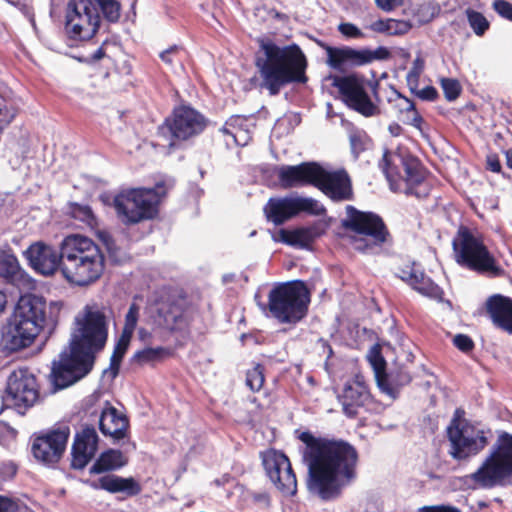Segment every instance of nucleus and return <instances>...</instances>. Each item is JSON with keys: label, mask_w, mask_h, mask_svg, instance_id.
Returning <instances> with one entry per match:
<instances>
[{"label": "nucleus", "mask_w": 512, "mask_h": 512, "mask_svg": "<svg viewBox=\"0 0 512 512\" xmlns=\"http://www.w3.org/2000/svg\"><path fill=\"white\" fill-rule=\"evenodd\" d=\"M293 199L296 216L302 212L313 216H322L326 213L324 205L312 197L294 195Z\"/></svg>", "instance_id": "nucleus-35"}, {"label": "nucleus", "mask_w": 512, "mask_h": 512, "mask_svg": "<svg viewBox=\"0 0 512 512\" xmlns=\"http://www.w3.org/2000/svg\"><path fill=\"white\" fill-rule=\"evenodd\" d=\"M380 167L393 190L397 189L400 180L409 185H416L421 183L424 177L419 161L398 151H385Z\"/></svg>", "instance_id": "nucleus-15"}, {"label": "nucleus", "mask_w": 512, "mask_h": 512, "mask_svg": "<svg viewBox=\"0 0 512 512\" xmlns=\"http://www.w3.org/2000/svg\"><path fill=\"white\" fill-rule=\"evenodd\" d=\"M17 505L7 497L0 496V512H15Z\"/></svg>", "instance_id": "nucleus-61"}, {"label": "nucleus", "mask_w": 512, "mask_h": 512, "mask_svg": "<svg viewBox=\"0 0 512 512\" xmlns=\"http://www.w3.org/2000/svg\"><path fill=\"white\" fill-rule=\"evenodd\" d=\"M160 59L174 72L182 71L185 51L177 45H173L159 54Z\"/></svg>", "instance_id": "nucleus-36"}, {"label": "nucleus", "mask_w": 512, "mask_h": 512, "mask_svg": "<svg viewBox=\"0 0 512 512\" xmlns=\"http://www.w3.org/2000/svg\"><path fill=\"white\" fill-rule=\"evenodd\" d=\"M338 398L344 413L349 417H354L358 408L363 407L370 401V392L364 379L356 376L345 383Z\"/></svg>", "instance_id": "nucleus-24"}, {"label": "nucleus", "mask_w": 512, "mask_h": 512, "mask_svg": "<svg viewBox=\"0 0 512 512\" xmlns=\"http://www.w3.org/2000/svg\"><path fill=\"white\" fill-rule=\"evenodd\" d=\"M248 126L247 120L240 116H232L221 129L224 134L231 137V130L244 129Z\"/></svg>", "instance_id": "nucleus-49"}, {"label": "nucleus", "mask_w": 512, "mask_h": 512, "mask_svg": "<svg viewBox=\"0 0 512 512\" xmlns=\"http://www.w3.org/2000/svg\"><path fill=\"white\" fill-rule=\"evenodd\" d=\"M264 384L263 368L256 365L246 374V385L254 392L259 391Z\"/></svg>", "instance_id": "nucleus-40"}, {"label": "nucleus", "mask_w": 512, "mask_h": 512, "mask_svg": "<svg viewBox=\"0 0 512 512\" xmlns=\"http://www.w3.org/2000/svg\"><path fill=\"white\" fill-rule=\"evenodd\" d=\"M46 302L28 294L19 298L9 322L7 345L17 351L32 344L46 322Z\"/></svg>", "instance_id": "nucleus-6"}, {"label": "nucleus", "mask_w": 512, "mask_h": 512, "mask_svg": "<svg viewBox=\"0 0 512 512\" xmlns=\"http://www.w3.org/2000/svg\"><path fill=\"white\" fill-rule=\"evenodd\" d=\"M494 10L503 18L512 21V4L506 0H495Z\"/></svg>", "instance_id": "nucleus-53"}, {"label": "nucleus", "mask_w": 512, "mask_h": 512, "mask_svg": "<svg viewBox=\"0 0 512 512\" xmlns=\"http://www.w3.org/2000/svg\"><path fill=\"white\" fill-rule=\"evenodd\" d=\"M411 25L404 20L388 19V34L387 35H403L407 33Z\"/></svg>", "instance_id": "nucleus-48"}, {"label": "nucleus", "mask_w": 512, "mask_h": 512, "mask_svg": "<svg viewBox=\"0 0 512 512\" xmlns=\"http://www.w3.org/2000/svg\"><path fill=\"white\" fill-rule=\"evenodd\" d=\"M99 428L105 436L119 440L125 436V432L128 428V420L123 414L118 412L116 408L108 406L101 412Z\"/></svg>", "instance_id": "nucleus-27"}, {"label": "nucleus", "mask_w": 512, "mask_h": 512, "mask_svg": "<svg viewBox=\"0 0 512 512\" xmlns=\"http://www.w3.org/2000/svg\"><path fill=\"white\" fill-rule=\"evenodd\" d=\"M39 396L35 376L28 369L13 371L8 377L3 404L15 408L19 413L34 405Z\"/></svg>", "instance_id": "nucleus-14"}, {"label": "nucleus", "mask_w": 512, "mask_h": 512, "mask_svg": "<svg viewBox=\"0 0 512 512\" xmlns=\"http://www.w3.org/2000/svg\"><path fill=\"white\" fill-rule=\"evenodd\" d=\"M24 277L25 273L17 258L10 253L0 251V282L20 285Z\"/></svg>", "instance_id": "nucleus-33"}, {"label": "nucleus", "mask_w": 512, "mask_h": 512, "mask_svg": "<svg viewBox=\"0 0 512 512\" xmlns=\"http://www.w3.org/2000/svg\"><path fill=\"white\" fill-rule=\"evenodd\" d=\"M138 337L142 342H146L151 337V333L145 328L138 329Z\"/></svg>", "instance_id": "nucleus-64"}, {"label": "nucleus", "mask_w": 512, "mask_h": 512, "mask_svg": "<svg viewBox=\"0 0 512 512\" xmlns=\"http://www.w3.org/2000/svg\"><path fill=\"white\" fill-rule=\"evenodd\" d=\"M367 359L374 371L375 380L386 371V361L377 346H373L368 354Z\"/></svg>", "instance_id": "nucleus-39"}, {"label": "nucleus", "mask_w": 512, "mask_h": 512, "mask_svg": "<svg viewBox=\"0 0 512 512\" xmlns=\"http://www.w3.org/2000/svg\"><path fill=\"white\" fill-rule=\"evenodd\" d=\"M440 84L443 89L445 98L448 101H453L459 96L461 92V86L458 80L453 78H441Z\"/></svg>", "instance_id": "nucleus-42"}, {"label": "nucleus", "mask_w": 512, "mask_h": 512, "mask_svg": "<svg viewBox=\"0 0 512 512\" xmlns=\"http://www.w3.org/2000/svg\"><path fill=\"white\" fill-rule=\"evenodd\" d=\"M423 69L424 61L420 57H417L413 61L412 67L406 76L407 85L410 88L411 92H414L415 89L418 87L419 77Z\"/></svg>", "instance_id": "nucleus-41"}, {"label": "nucleus", "mask_w": 512, "mask_h": 512, "mask_svg": "<svg viewBox=\"0 0 512 512\" xmlns=\"http://www.w3.org/2000/svg\"><path fill=\"white\" fill-rule=\"evenodd\" d=\"M394 98H390L389 101L393 104V107L397 110L398 116L409 112L415 105L408 98L402 96L397 91H393Z\"/></svg>", "instance_id": "nucleus-45"}, {"label": "nucleus", "mask_w": 512, "mask_h": 512, "mask_svg": "<svg viewBox=\"0 0 512 512\" xmlns=\"http://www.w3.org/2000/svg\"><path fill=\"white\" fill-rule=\"evenodd\" d=\"M413 93H415L420 99L426 100V101H433L437 97V91L432 86H426L420 90H417V88H416Z\"/></svg>", "instance_id": "nucleus-56"}, {"label": "nucleus", "mask_w": 512, "mask_h": 512, "mask_svg": "<svg viewBox=\"0 0 512 512\" xmlns=\"http://www.w3.org/2000/svg\"><path fill=\"white\" fill-rule=\"evenodd\" d=\"M318 236L315 227H304L292 231L281 229L274 239L291 246L308 247Z\"/></svg>", "instance_id": "nucleus-32"}, {"label": "nucleus", "mask_w": 512, "mask_h": 512, "mask_svg": "<svg viewBox=\"0 0 512 512\" xmlns=\"http://www.w3.org/2000/svg\"><path fill=\"white\" fill-rule=\"evenodd\" d=\"M468 21L477 35H482L489 27V23L486 18L479 12L468 11Z\"/></svg>", "instance_id": "nucleus-44"}, {"label": "nucleus", "mask_w": 512, "mask_h": 512, "mask_svg": "<svg viewBox=\"0 0 512 512\" xmlns=\"http://www.w3.org/2000/svg\"><path fill=\"white\" fill-rule=\"evenodd\" d=\"M299 439L306 444L303 458L310 492L323 500L337 498L355 478L356 450L346 442L317 439L309 432H302Z\"/></svg>", "instance_id": "nucleus-2"}, {"label": "nucleus", "mask_w": 512, "mask_h": 512, "mask_svg": "<svg viewBox=\"0 0 512 512\" xmlns=\"http://www.w3.org/2000/svg\"><path fill=\"white\" fill-rule=\"evenodd\" d=\"M454 345L461 351L467 352L473 348V342L467 335L458 334L453 339Z\"/></svg>", "instance_id": "nucleus-55"}, {"label": "nucleus", "mask_w": 512, "mask_h": 512, "mask_svg": "<svg viewBox=\"0 0 512 512\" xmlns=\"http://www.w3.org/2000/svg\"><path fill=\"white\" fill-rule=\"evenodd\" d=\"M410 381L411 376L402 368L390 370L389 372L385 371L376 379L379 390L388 396L390 400H395L399 395L400 388L407 385Z\"/></svg>", "instance_id": "nucleus-30"}, {"label": "nucleus", "mask_w": 512, "mask_h": 512, "mask_svg": "<svg viewBox=\"0 0 512 512\" xmlns=\"http://www.w3.org/2000/svg\"><path fill=\"white\" fill-rule=\"evenodd\" d=\"M276 173L283 189L315 186L317 176H320V165L316 162L282 165L277 168Z\"/></svg>", "instance_id": "nucleus-19"}, {"label": "nucleus", "mask_w": 512, "mask_h": 512, "mask_svg": "<svg viewBox=\"0 0 512 512\" xmlns=\"http://www.w3.org/2000/svg\"><path fill=\"white\" fill-rule=\"evenodd\" d=\"M404 0H375L378 8L390 12L403 4Z\"/></svg>", "instance_id": "nucleus-57"}, {"label": "nucleus", "mask_w": 512, "mask_h": 512, "mask_svg": "<svg viewBox=\"0 0 512 512\" xmlns=\"http://www.w3.org/2000/svg\"><path fill=\"white\" fill-rule=\"evenodd\" d=\"M158 314L163 319V324L167 328L174 329L181 320L183 311L180 305L176 303H161L158 308Z\"/></svg>", "instance_id": "nucleus-37"}, {"label": "nucleus", "mask_w": 512, "mask_h": 512, "mask_svg": "<svg viewBox=\"0 0 512 512\" xmlns=\"http://www.w3.org/2000/svg\"><path fill=\"white\" fill-rule=\"evenodd\" d=\"M455 261L462 267L490 277L504 273L483 241L468 228L460 227L452 241Z\"/></svg>", "instance_id": "nucleus-10"}, {"label": "nucleus", "mask_w": 512, "mask_h": 512, "mask_svg": "<svg viewBox=\"0 0 512 512\" xmlns=\"http://www.w3.org/2000/svg\"><path fill=\"white\" fill-rule=\"evenodd\" d=\"M365 65L376 60H386L390 57V52L386 47H378L375 50L364 49Z\"/></svg>", "instance_id": "nucleus-47"}, {"label": "nucleus", "mask_w": 512, "mask_h": 512, "mask_svg": "<svg viewBox=\"0 0 512 512\" xmlns=\"http://www.w3.org/2000/svg\"><path fill=\"white\" fill-rule=\"evenodd\" d=\"M261 49L264 55L257 58L256 66L260 86L270 95H277L287 84L306 82L307 61L298 45L278 46L273 42H262Z\"/></svg>", "instance_id": "nucleus-3"}, {"label": "nucleus", "mask_w": 512, "mask_h": 512, "mask_svg": "<svg viewBox=\"0 0 512 512\" xmlns=\"http://www.w3.org/2000/svg\"><path fill=\"white\" fill-rule=\"evenodd\" d=\"M487 309L493 322L505 331L512 333V300L501 295L492 296Z\"/></svg>", "instance_id": "nucleus-28"}, {"label": "nucleus", "mask_w": 512, "mask_h": 512, "mask_svg": "<svg viewBox=\"0 0 512 512\" xmlns=\"http://www.w3.org/2000/svg\"><path fill=\"white\" fill-rule=\"evenodd\" d=\"M98 449V435L93 427H85L75 435L72 445L71 466L83 469L95 456Z\"/></svg>", "instance_id": "nucleus-22"}, {"label": "nucleus", "mask_w": 512, "mask_h": 512, "mask_svg": "<svg viewBox=\"0 0 512 512\" xmlns=\"http://www.w3.org/2000/svg\"><path fill=\"white\" fill-rule=\"evenodd\" d=\"M139 317L140 307L136 303H132L125 315V322L122 333L114 347V351L110 359L109 369L112 376H116L118 373L122 358L129 347L130 341L137 327Z\"/></svg>", "instance_id": "nucleus-23"}, {"label": "nucleus", "mask_w": 512, "mask_h": 512, "mask_svg": "<svg viewBox=\"0 0 512 512\" xmlns=\"http://www.w3.org/2000/svg\"><path fill=\"white\" fill-rule=\"evenodd\" d=\"M327 63L336 70L365 65L364 49L327 47Z\"/></svg>", "instance_id": "nucleus-26"}, {"label": "nucleus", "mask_w": 512, "mask_h": 512, "mask_svg": "<svg viewBox=\"0 0 512 512\" xmlns=\"http://www.w3.org/2000/svg\"><path fill=\"white\" fill-rule=\"evenodd\" d=\"M104 45L105 44H103L93 54H91L88 57L87 61L90 62V63H95V62H98L99 60H101L102 58H104L105 55H106L105 49H104Z\"/></svg>", "instance_id": "nucleus-62"}, {"label": "nucleus", "mask_w": 512, "mask_h": 512, "mask_svg": "<svg viewBox=\"0 0 512 512\" xmlns=\"http://www.w3.org/2000/svg\"><path fill=\"white\" fill-rule=\"evenodd\" d=\"M459 411H456L458 415ZM450 442V455L456 460H466L477 455L487 445L486 432L466 419L457 416L447 428Z\"/></svg>", "instance_id": "nucleus-12"}, {"label": "nucleus", "mask_w": 512, "mask_h": 512, "mask_svg": "<svg viewBox=\"0 0 512 512\" xmlns=\"http://www.w3.org/2000/svg\"><path fill=\"white\" fill-rule=\"evenodd\" d=\"M262 460L268 477L277 489L285 495H294L297 480L288 457L282 452L268 450L262 454Z\"/></svg>", "instance_id": "nucleus-17"}, {"label": "nucleus", "mask_w": 512, "mask_h": 512, "mask_svg": "<svg viewBox=\"0 0 512 512\" xmlns=\"http://www.w3.org/2000/svg\"><path fill=\"white\" fill-rule=\"evenodd\" d=\"M349 139H350V145H351L352 152L355 155H358V153L364 149L361 133L350 134Z\"/></svg>", "instance_id": "nucleus-59"}, {"label": "nucleus", "mask_w": 512, "mask_h": 512, "mask_svg": "<svg viewBox=\"0 0 512 512\" xmlns=\"http://www.w3.org/2000/svg\"><path fill=\"white\" fill-rule=\"evenodd\" d=\"M342 225L354 234L353 248L364 254H377L385 245L392 243V236L382 218L372 212L359 211L351 205L346 207Z\"/></svg>", "instance_id": "nucleus-7"}, {"label": "nucleus", "mask_w": 512, "mask_h": 512, "mask_svg": "<svg viewBox=\"0 0 512 512\" xmlns=\"http://www.w3.org/2000/svg\"><path fill=\"white\" fill-rule=\"evenodd\" d=\"M488 168L493 172H499L501 170V165L499 160L496 157L490 156L487 159Z\"/></svg>", "instance_id": "nucleus-63"}, {"label": "nucleus", "mask_w": 512, "mask_h": 512, "mask_svg": "<svg viewBox=\"0 0 512 512\" xmlns=\"http://www.w3.org/2000/svg\"><path fill=\"white\" fill-rule=\"evenodd\" d=\"M417 512H461L459 509L449 505L423 506Z\"/></svg>", "instance_id": "nucleus-58"}, {"label": "nucleus", "mask_w": 512, "mask_h": 512, "mask_svg": "<svg viewBox=\"0 0 512 512\" xmlns=\"http://www.w3.org/2000/svg\"><path fill=\"white\" fill-rule=\"evenodd\" d=\"M102 15L108 22H117L121 5L117 0H70L65 13V31L70 39L87 41L98 32Z\"/></svg>", "instance_id": "nucleus-5"}, {"label": "nucleus", "mask_w": 512, "mask_h": 512, "mask_svg": "<svg viewBox=\"0 0 512 512\" xmlns=\"http://www.w3.org/2000/svg\"><path fill=\"white\" fill-rule=\"evenodd\" d=\"M30 266L38 273L50 276L58 269L61 271L62 251L43 242H36L25 251Z\"/></svg>", "instance_id": "nucleus-20"}, {"label": "nucleus", "mask_w": 512, "mask_h": 512, "mask_svg": "<svg viewBox=\"0 0 512 512\" xmlns=\"http://www.w3.org/2000/svg\"><path fill=\"white\" fill-rule=\"evenodd\" d=\"M338 31L347 38H363V32L354 24L349 22L340 23Z\"/></svg>", "instance_id": "nucleus-51"}, {"label": "nucleus", "mask_w": 512, "mask_h": 512, "mask_svg": "<svg viewBox=\"0 0 512 512\" xmlns=\"http://www.w3.org/2000/svg\"><path fill=\"white\" fill-rule=\"evenodd\" d=\"M333 85L341 93L345 103L365 117L377 114L378 108L365 91L364 79L352 74L335 77Z\"/></svg>", "instance_id": "nucleus-16"}, {"label": "nucleus", "mask_w": 512, "mask_h": 512, "mask_svg": "<svg viewBox=\"0 0 512 512\" xmlns=\"http://www.w3.org/2000/svg\"><path fill=\"white\" fill-rule=\"evenodd\" d=\"M94 488H101L110 493L123 492L134 496L141 492L140 484L133 478H123L116 475H106L92 483Z\"/></svg>", "instance_id": "nucleus-31"}, {"label": "nucleus", "mask_w": 512, "mask_h": 512, "mask_svg": "<svg viewBox=\"0 0 512 512\" xmlns=\"http://www.w3.org/2000/svg\"><path fill=\"white\" fill-rule=\"evenodd\" d=\"M73 217L85 222L89 226L95 224V217L88 206L76 205L72 210Z\"/></svg>", "instance_id": "nucleus-46"}, {"label": "nucleus", "mask_w": 512, "mask_h": 512, "mask_svg": "<svg viewBox=\"0 0 512 512\" xmlns=\"http://www.w3.org/2000/svg\"><path fill=\"white\" fill-rule=\"evenodd\" d=\"M167 192L163 182L154 188H137L124 191L114 199V207L123 223L135 224L154 218L158 204Z\"/></svg>", "instance_id": "nucleus-11"}, {"label": "nucleus", "mask_w": 512, "mask_h": 512, "mask_svg": "<svg viewBox=\"0 0 512 512\" xmlns=\"http://www.w3.org/2000/svg\"><path fill=\"white\" fill-rule=\"evenodd\" d=\"M69 435V427L61 426L37 436L31 447L34 458L45 465L57 463L65 451Z\"/></svg>", "instance_id": "nucleus-18"}, {"label": "nucleus", "mask_w": 512, "mask_h": 512, "mask_svg": "<svg viewBox=\"0 0 512 512\" xmlns=\"http://www.w3.org/2000/svg\"><path fill=\"white\" fill-rule=\"evenodd\" d=\"M399 277L422 295L440 300L441 288L415 266H407L400 270Z\"/></svg>", "instance_id": "nucleus-25"}, {"label": "nucleus", "mask_w": 512, "mask_h": 512, "mask_svg": "<svg viewBox=\"0 0 512 512\" xmlns=\"http://www.w3.org/2000/svg\"><path fill=\"white\" fill-rule=\"evenodd\" d=\"M268 221L281 225L296 216L293 196L271 198L264 207Z\"/></svg>", "instance_id": "nucleus-29"}, {"label": "nucleus", "mask_w": 512, "mask_h": 512, "mask_svg": "<svg viewBox=\"0 0 512 512\" xmlns=\"http://www.w3.org/2000/svg\"><path fill=\"white\" fill-rule=\"evenodd\" d=\"M369 29L377 33L388 34V19H379L369 25Z\"/></svg>", "instance_id": "nucleus-60"}, {"label": "nucleus", "mask_w": 512, "mask_h": 512, "mask_svg": "<svg viewBox=\"0 0 512 512\" xmlns=\"http://www.w3.org/2000/svg\"><path fill=\"white\" fill-rule=\"evenodd\" d=\"M127 459L119 450L109 449L99 456L91 466L90 473L100 474L107 471L117 470L126 465Z\"/></svg>", "instance_id": "nucleus-34"}, {"label": "nucleus", "mask_w": 512, "mask_h": 512, "mask_svg": "<svg viewBox=\"0 0 512 512\" xmlns=\"http://www.w3.org/2000/svg\"><path fill=\"white\" fill-rule=\"evenodd\" d=\"M320 176L315 182L316 188L321 190L333 201L349 200L352 188L348 174L344 170L327 171L320 166Z\"/></svg>", "instance_id": "nucleus-21"}, {"label": "nucleus", "mask_w": 512, "mask_h": 512, "mask_svg": "<svg viewBox=\"0 0 512 512\" xmlns=\"http://www.w3.org/2000/svg\"><path fill=\"white\" fill-rule=\"evenodd\" d=\"M61 273L72 285L87 287L100 279L105 270V256L97 243L81 234L66 236L60 243Z\"/></svg>", "instance_id": "nucleus-4"}, {"label": "nucleus", "mask_w": 512, "mask_h": 512, "mask_svg": "<svg viewBox=\"0 0 512 512\" xmlns=\"http://www.w3.org/2000/svg\"><path fill=\"white\" fill-rule=\"evenodd\" d=\"M231 139L232 141L239 146H245L251 140L250 131L248 126L244 129H238L236 131L231 130Z\"/></svg>", "instance_id": "nucleus-54"}, {"label": "nucleus", "mask_w": 512, "mask_h": 512, "mask_svg": "<svg viewBox=\"0 0 512 512\" xmlns=\"http://www.w3.org/2000/svg\"><path fill=\"white\" fill-rule=\"evenodd\" d=\"M108 312L106 307L92 303L75 315L69 349L60 354L52 367L51 378L57 389L74 384L92 369L95 354L108 339Z\"/></svg>", "instance_id": "nucleus-1"}, {"label": "nucleus", "mask_w": 512, "mask_h": 512, "mask_svg": "<svg viewBox=\"0 0 512 512\" xmlns=\"http://www.w3.org/2000/svg\"><path fill=\"white\" fill-rule=\"evenodd\" d=\"M438 10V7L433 2L427 1L420 5L418 15L422 21L428 22L438 13Z\"/></svg>", "instance_id": "nucleus-52"}, {"label": "nucleus", "mask_w": 512, "mask_h": 512, "mask_svg": "<svg viewBox=\"0 0 512 512\" xmlns=\"http://www.w3.org/2000/svg\"><path fill=\"white\" fill-rule=\"evenodd\" d=\"M167 355L168 351L163 347H148L136 352L134 355V360L140 364H147L159 361Z\"/></svg>", "instance_id": "nucleus-38"}, {"label": "nucleus", "mask_w": 512, "mask_h": 512, "mask_svg": "<svg viewBox=\"0 0 512 512\" xmlns=\"http://www.w3.org/2000/svg\"><path fill=\"white\" fill-rule=\"evenodd\" d=\"M97 235L106 246L110 257L116 262L122 261L123 255L116 246L115 241L112 239L111 235L107 231H98Z\"/></svg>", "instance_id": "nucleus-43"}, {"label": "nucleus", "mask_w": 512, "mask_h": 512, "mask_svg": "<svg viewBox=\"0 0 512 512\" xmlns=\"http://www.w3.org/2000/svg\"><path fill=\"white\" fill-rule=\"evenodd\" d=\"M471 479L481 488L512 486V434L502 432L498 436Z\"/></svg>", "instance_id": "nucleus-9"}, {"label": "nucleus", "mask_w": 512, "mask_h": 512, "mask_svg": "<svg viewBox=\"0 0 512 512\" xmlns=\"http://www.w3.org/2000/svg\"><path fill=\"white\" fill-rule=\"evenodd\" d=\"M398 118L405 124L411 125L419 130L421 129L423 119L416 110L415 106L411 110H409V112H406L401 116H398Z\"/></svg>", "instance_id": "nucleus-50"}, {"label": "nucleus", "mask_w": 512, "mask_h": 512, "mask_svg": "<svg viewBox=\"0 0 512 512\" xmlns=\"http://www.w3.org/2000/svg\"><path fill=\"white\" fill-rule=\"evenodd\" d=\"M310 293L302 281L275 286L268 295V304H259L262 311L282 324H296L305 317Z\"/></svg>", "instance_id": "nucleus-8"}, {"label": "nucleus", "mask_w": 512, "mask_h": 512, "mask_svg": "<svg viewBox=\"0 0 512 512\" xmlns=\"http://www.w3.org/2000/svg\"><path fill=\"white\" fill-rule=\"evenodd\" d=\"M204 117L195 109L181 106L174 110L172 120L159 127L158 136L163 142L157 145L173 147L175 140H186L200 134L205 128Z\"/></svg>", "instance_id": "nucleus-13"}]
</instances>
